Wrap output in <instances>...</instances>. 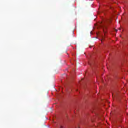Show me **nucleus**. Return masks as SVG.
Returning a JSON list of instances; mask_svg holds the SVG:
<instances>
[{
	"label": "nucleus",
	"mask_w": 128,
	"mask_h": 128,
	"mask_svg": "<svg viewBox=\"0 0 128 128\" xmlns=\"http://www.w3.org/2000/svg\"><path fill=\"white\" fill-rule=\"evenodd\" d=\"M115 32H118V30L115 29Z\"/></svg>",
	"instance_id": "f257e3e1"
},
{
	"label": "nucleus",
	"mask_w": 128,
	"mask_h": 128,
	"mask_svg": "<svg viewBox=\"0 0 128 128\" xmlns=\"http://www.w3.org/2000/svg\"><path fill=\"white\" fill-rule=\"evenodd\" d=\"M60 128H64V126H60Z\"/></svg>",
	"instance_id": "f03ea898"
},
{
	"label": "nucleus",
	"mask_w": 128,
	"mask_h": 128,
	"mask_svg": "<svg viewBox=\"0 0 128 128\" xmlns=\"http://www.w3.org/2000/svg\"><path fill=\"white\" fill-rule=\"evenodd\" d=\"M118 30H120L121 28H119Z\"/></svg>",
	"instance_id": "7ed1b4c3"
},
{
	"label": "nucleus",
	"mask_w": 128,
	"mask_h": 128,
	"mask_svg": "<svg viewBox=\"0 0 128 128\" xmlns=\"http://www.w3.org/2000/svg\"><path fill=\"white\" fill-rule=\"evenodd\" d=\"M102 40H104V38H102Z\"/></svg>",
	"instance_id": "20e7f679"
}]
</instances>
